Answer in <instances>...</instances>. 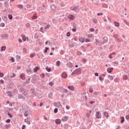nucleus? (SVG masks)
I'll return each mask as SVG.
<instances>
[{
	"label": "nucleus",
	"instance_id": "nucleus-1",
	"mask_svg": "<svg viewBox=\"0 0 129 129\" xmlns=\"http://www.w3.org/2000/svg\"><path fill=\"white\" fill-rule=\"evenodd\" d=\"M81 74V70L79 69H77L75 70L72 73V75H75V74Z\"/></svg>",
	"mask_w": 129,
	"mask_h": 129
},
{
	"label": "nucleus",
	"instance_id": "nucleus-2",
	"mask_svg": "<svg viewBox=\"0 0 129 129\" xmlns=\"http://www.w3.org/2000/svg\"><path fill=\"white\" fill-rule=\"evenodd\" d=\"M95 116L98 119L101 118V113H100V112L99 111L96 112Z\"/></svg>",
	"mask_w": 129,
	"mask_h": 129
},
{
	"label": "nucleus",
	"instance_id": "nucleus-3",
	"mask_svg": "<svg viewBox=\"0 0 129 129\" xmlns=\"http://www.w3.org/2000/svg\"><path fill=\"white\" fill-rule=\"evenodd\" d=\"M69 119V117H68V116H63L61 119L62 121H67V120H68Z\"/></svg>",
	"mask_w": 129,
	"mask_h": 129
},
{
	"label": "nucleus",
	"instance_id": "nucleus-4",
	"mask_svg": "<svg viewBox=\"0 0 129 129\" xmlns=\"http://www.w3.org/2000/svg\"><path fill=\"white\" fill-rule=\"evenodd\" d=\"M22 40L24 41V42H26V41H29V37H26L25 35L22 36Z\"/></svg>",
	"mask_w": 129,
	"mask_h": 129
},
{
	"label": "nucleus",
	"instance_id": "nucleus-5",
	"mask_svg": "<svg viewBox=\"0 0 129 129\" xmlns=\"http://www.w3.org/2000/svg\"><path fill=\"white\" fill-rule=\"evenodd\" d=\"M78 7L77 6H74L71 8V11H77Z\"/></svg>",
	"mask_w": 129,
	"mask_h": 129
},
{
	"label": "nucleus",
	"instance_id": "nucleus-6",
	"mask_svg": "<svg viewBox=\"0 0 129 129\" xmlns=\"http://www.w3.org/2000/svg\"><path fill=\"white\" fill-rule=\"evenodd\" d=\"M108 73H111L113 71V68H109L107 69Z\"/></svg>",
	"mask_w": 129,
	"mask_h": 129
},
{
	"label": "nucleus",
	"instance_id": "nucleus-7",
	"mask_svg": "<svg viewBox=\"0 0 129 129\" xmlns=\"http://www.w3.org/2000/svg\"><path fill=\"white\" fill-rule=\"evenodd\" d=\"M79 41L81 43H84V42H85V39H84L83 37H80L79 38Z\"/></svg>",
	"mask_w": 129,
	"mask_h": 129
},
{
	"label": "nucleus",
	"instance_id": "nucleus-8",
	"mask_svg": "<svg viewBox=\"0 0 129 129\" xmlns=\"http://www.w3.org/2000/svg\"><path fill=\"white\" fill-rule=\"evenodd\" d=\"M61 76L62 78H67V73L66 72L63 73L61 75Z\"/></svg>",
	"mask_w": 129,
	"mask_h": 129
},
{
	"label": "nucleus",
	"instance_id": "nucleus-9",
	"mask_svg": "<svg viewBox=\"0 0 129 129\" xmlns=\"http://www.w3.org/2000/svg\"><path fill=\"white\" fill-rule=\"evenodd\" d=\"M68 18L70 19V20H74V19H75V17L73 15H69Z\"/></svg>",
	"mask_w": 129,
	"mask_h": 129
},
{
	"label": "nucleus",
	"instance_id": "nucleus-10",
	"mask_svg": "<svg viewBox=\"0 0 129 129\" xmlns=\"http://www.w3.org/2000/svg\"><path fill=\"white\" fill-rule=\"evenodd\" d=\"M21 91L22 93H24V94H26V93H27V91H26V90L24 88H22L21 89Z\"/></svg>",
	"mask_w": 129,
	"mask_h": 129
},
{
	"label": "nucleus",
	"instance_id": "nucleus-11",
	"mask_svg": "<svg viewBox=\"0 0 129 129\" xmlns=\"http://www.w3.org/2000/svg\"><path fill=\"white\" fill-rule=\"evenodd\" d=\"M18 99H25V96H23L22 94H19Z\"/></svg>",
	"mask_w": 129,
	"mask_h": 129
},
{
	"label": "nucleus",
	"instance_id": "nucleus-12",
	"mask_svg": "<svg viewBox=\"0 0 129 129\" xmlns=\"http://www.w3.org/2000/svg\"><path fill=\"white\" fill-rule=\"evenodd\" d=\"M31 19H32V20H37V19H38V16H37V14H35L33 16H32Z\"/></svg>",
	"mask_w": 129,
	"mask_h": 129
},
{
	"label": "nucleus",
	"instance_id": "nucleus-13",
	"mask_svg": "<svg viewBox=\"0 0 129 129\" xmlns=\"http://www.w3.org/2000/svg\"><path fill=\"white\" fill-rule=\"evenodd\" d=\"M113 55H115V52H112L111 54H110L109 55V58L110 59H112L113 57Z\"/></svg>",
	"mask_w": 129,
	"mask_h": 129
},
{
	"label": "nucleus",
	"instance_id": "nucleus-14",
	"mask_svg": "<svg viewBox=\"0 0 129 129\" xmlns=\"http://www.w3.org/2000/svg\"><path fill=\"white\" fill-rule=\"evenodd\" d=\"M55 123H56V124H60V123H61V120L60 119H56Z\"/></svg>",
	"mask_w": 129,
	"mask_h": 129
},
{
	"label": "nucleus",
	"instance_id": "nucleus-15",
	"mask_svg": "<svg viewBox=\"0 0 129 129\" xmlns=\"http://www.w3.org/2000/svg\"><path fill=\"white\" fill-rule=\"evenodd\" d=\"M104 115L106 117V118H108L109 117V115H108V112L105 111L104 113Z\"/></svg>",
	"mask_w": 129,
	"mask_h": 129
},
{
	"label": "nucleus",
	"instance_id": "nucleus-16",
	"mask_svg": "<svg viewBox=\"0 0 129 129\" xmlns=\"http://www.w3.org/2000/svg\"><path fill=\"white\" fill-rule=\"evenodd\" d=\"M20 78L22 79V80H25V79H26V78L25 77V74L21 75Z\"/></svg>",
	"mask_w": 129,
	"mask_h": 129
},
{
	"label": "nucleus",
	"instance_id": "nucleus-17",
	"mask_svg": "<svg viewBox=\"0 0 129 129\" xmlns=\"http://www.w3.org/2000/svg\"><path fill=\"white\" fill-rule=\"evenodd\" d=\"M114 25L115 27H119V23L117 22L116 21L114 22Z\"/></svg>",
	"mask_w": 129,
	"mask_h": 129
},
{
	"label": "nucleus",
	"instance_id": "nucleus-18",
	"mask_svg": "<svg viewBox=\"0 0 129 129\" xmlns=\"http://www.w3.org/2000/svg\"><path fill=\"white\" fill-rule=\"evenodd\" d=\"M25 122H26L27 124H31V122L30 121L28 120V119H25L24 120Z\"/></svg>",
	"mask_w": 129,
	"mask_h": 129
},
{
	"label": "nucleus",
	"instance_id": "nucleus-19",
	"mask_svg": "<svg viewBox=\"0 0 129 129\" xmlns=\"http://www.w3.org/2000/svg\"><path fill=\"white\" fill-rule=\"evenodd\" d=\"M6 49H7L6 46H3L1 49V52H3V51H6Z\"/></svg>",
	"mask_w": 129,
	"mask_h": 129
},
{
	"label": "nucleus",
	"instance_id": "nucleus-20",
	"mask_svg": "<svg viewBox=\"0 0 129 129\" xmlns=\"http://www.w3.org/2000/svg\"><path fill=\"white\" fill-rule=\"evenodd\" d=\"M40 69V68L39 67H36L34 69V72H36L37 71H38V70H39Z\"/></svg>",
	"mask_w": 129,
	"mask_h": 129
},
{
	"label": "nucleus",
	"instance_id": "nucleus-21",
	"mask_svg": "<svg viewBox=\"0 0 129 129\" xmlns=\"http://www.w3.org/2000/svg\"><path fill=\"white\" fill-rule=\"evenodd\" d=\"M108 78H109V79L110 80H113V77L112 76L108 75Z\"/></svg>",
	"mask_w": 129,
	"mask_h": 129
},
{
	"label": "nucleus",
	"instance_id": "nucleus-22",
	"mask_svg": "<svg viewBox=\"0 0 129 129\" xmlns=\"http://www.w3.org/2000/svg\"><path fill=\"white\" fill-rule=\"evenodd\" d=\"M69 89L70 90H72L73 91L74 90V87L73 86H69L68 87Z\"/></svg>",
	"mask_w": 129,
	"mask_h": 129
},
{
	"label": "nucleus",
	"instance_id": "nucleus-23",
	"mask_svg": "<svg viewBox=\"0 0 129 129\" xmlns=\"http://www.w3.org/2000/svg\"><path fill=\"white\" fill-rule=\"evenodd\" d=\"M54 105H55L57 107H59L61 106V104L60 103H55L54 104Z\"/></svg>",
	"mask_w": 129,
	"mask_h": 129
},
{
	"label": "nucleus",
	"instance_id": "nucleus-24",
	"mask_svg": "<svg viewBox=\"0 0 129 129\" xmlns=\"http://www.w3.org/2000/svg\"><path fill=\"white\" fill-rule=\"evenodd\" d=\"M2 37L3 39H5V38H8V34H3L2 35Z\"/></svg>",
	"mask_w": 129,
	"mask_h": 129
},
{
	"label": "nucleus",
	"instance_id": "nucleus-25",
	"mask_svg": "<svg viewBox=\"0 0 129 129\" xmlns=\"http://www.w3.org/2000/svg\"><path fill=\"white\" fill-rule=\"evenodd\" d=\"M7 94L9 95V96H10V97H12V96H13V95L12 94L11 92H7Z\"/></svg>",
	"mask_w": 129,
	"mask_h": 129
},
{
	"label": "nucleus",
	"instance_id": "nucleus-26",
	"mask_svg": "<svg viewBox=\"0 0 129 129\" xmlns=\"http://www.w3.org/2000/svg\"><path fill=\"white\" fill-rule=\"evenodd\" d=\"M8 18L10 19V20H13V15H12V14H9Z\"/></svg>",
	"mask_w": 129,
	"mask_h": 129
},
{
	"label": "nucleus",
	"instance_id": "nucleus-27",
	"mask_svg": "<svg viewBox=\"0 0 129 129\" xmlns=\"http://www.w3.org/2000/svg\"><path fill=\"white\" fill-rule=\"evenodd\" d=\"M121 122H124V117L123 116L121 117Z\"/></svg>",
	"mask_w": 129,
	"mask_h": 129
},
{
	"label": "nucleus",
	"instance_id": "nucleus-28",
	"mask_svg": "<svg viewBox=\"0 0 129 129\" xmlns=\"http://www.w3.org/2000/svg\"><path fill=\"white\" fill-rule=\"evenodd\" d=\"M46 70L48 72H51V68H46Z\"/></svg>",
	"mask_w": 129,
	"mask_h": 129
},
{
	"label": "nucleus",
	"instance_id": "nucleus-29",
	"mask_svg": "<svg viewBox=\"0 0 129 129\" xmlns=\"http://www.w3.org/2000/svg\"><path fill=\"white\" fill-rule=\"evenodd\" d=\"M86 116H87V118H89V117H90V114L89 113H87Z\"/></svg>",
	"mask_w": 129,
	"mask_h": 129
},
{
	"label": "nucleus",
	"instance_id": "nucleus-30",
	"mask_svg": "<svg viewBox=\"0 0 129 129\" xmlns=\"http://www.w3.org/2000/svg\"><path fill=\"white\" fill-rule=\"evenodd\" d=\"M50 8H51V10H55V9H56V7H55V6H54V5H51L50 6Z\"/></svg>",
	"mask_w": 129,
	"mask_h": 129
},
{
	"label": "nucleus",
	"instance_id": "nucleus-31",
	"mask_svg": "<svg viewBox=\"0 0 129 129\" xmlns=\"http://www.w3.org/2000/svg\"><path fill=\"white\" fill-rule=\"evenodd\" d=\"M45 30H44V28L43 27H41L40 28V32H41L42 33H44V32H45Z\"/></svg>",
	"mask_w": 129,
	"mask_h": 129
},
{
	"label": "nucleus",
	"instance_id": "nucleus-32",
	"mask_svg": "<svg viewBox=\"0 0 129 129\" xmlns=\"http://www.w3.org/2000/svg\"><path fill=\"white\" fill-rule=\"evenodd\" d=\"M26 27H27V28H30V27H31V25L30 24V23H27L26 24Z\"/></svg>",
	"mask_w": 129,
	"mask_h": 129
},
{
	"label": "nucleus",
	"instance_id": "nucleus-33",
	"mask_svg": "<svg viewBox=\"0 0 129 129\" xmlns=\"http://www.w3.org/2000/svg\"><path fill=\"white\" fill-rule=\"evenodd\" d=\"M128 78V77H127V76H126V75H125L123 76L124 80H126V79H127Z\"/></svg>",
	"mask_w": 129,
	"mask_h": 129
},
{
	"label": "nucleus",
	"instance_id": "nucleus-34",
	"mask_svg": "<svg viewBox=\"0 0 129 129\" xmlns=\"http://www.w3.org/2000/svg\"><path fill=\"white\" fill-rule=\"evenodd\" d=\"M56 66L59 67V66H60V61L58 60V61L56 62Z\"/></svg>",
	"mask_w": 129,
	"mask_h": 129
},
{
	"label": "nucleus",
	"instance_id": "nucleus-35",
	"mask_svg": "<svg viewBox=\"0 0 129 129\" xmlns=\"http://www.w3.org/2000/svg\"><path fill=\"white\" fill-rule=\"evenodd\" d=\"M54 113H57L58 112V108H55L54 109Z\"/></svg>",
	"mask_w": 129,
	"mask_h": 129
},
{
	"label": "nucleus",
	"instance_id": "nucleus-36",
	"mask_svg": "<svg viewBox=\"0 0 129 129\" xmlns=\"http://www.w3.org/2000/svg\"><path fill=\"white\" fill-rule=\"evenodd\" d=\"M93 23H95V24H96V23H97V19H93Z\"/></svg>",
	"mask_w": 129,
	"mask_h": 129
},
{
	"label": "nucleus",
	"instance_id": "nucleus-37",
	"mask_svg": "<svg viewBox=\"0 0 129 129\" xmlns=\"http://www.w3.org/2000/svg\"><path fill=\"white\" fill-rule=\"evenodd\" d=\"M114 64H115V66H117L118 65V61H115L114 62Z\"/></svg>",
	"mask_w": 129,
	"mask_h": 129
},
{
	"label": "nucleus",
	"instance_id": "nucleus-38",
	"mask_svg": "<svg viewBox=\"0 0 129 129\" xmlns=\"http://www.w3.org/2000/svg\"><path fill=\"white\" fill-rule=\"evenodd\" d=\"M99 80H100V81H103L104 79L101 76H99Z\"/></svg>",
	"mask_w": 129,
	"mask_h": 129
},
{
	"label": "nucleus",
	"instance_id": "nucleus-39",
	"mask_svg": "<svg viewBox=\"0 0 129 129\" xmlns=\"http://www.w3.org/2000/svg\"><path fill=\"white\" fill-rule=\"evenodd\" d=\"M4 83H5V82L3 80H0V84H4Z\"/></svg>",
	"mask_w": 129,
	"mask_h": 129
},
{
	"label": "nucleus",
	"instance_id": "nucleus-40",
	"mask_svg": "<svg viewBox=\"0 0 129 129\" xmlns=\"http://www.w3.org/2000/svg\"><path fill=\"white\" fill-rule=\"evenodd\" d=\"M6 122L7 123H10L11 122V119H8V120H7L6 121Z\"/></svg>",
	"mask_w": 129,
	"mask_h": 129
},
{
	"label": "nucleus",
	"instance_id": "nucleus-41",
	"mask_svg": "<svg viewBox=\"0 0 129 129\" xmlns=\"http://www.w3.org/2000/svg\"><path fill=\"white\" fill-rule=\"evenodd\" d=\"M0 26H1V27H5V23H1Z\"/></svg>",
	"mask_w": 129,
	"mask_h": 129
},
{
	"label": "nucleus",
	"instance_id": "nucleus-42",
	"mask_svg": "<svg viewBox=\"0 0 129 129\" xmlns=\"http://www.w3.org/2000/svg\"><path fill=\"white\" fill-rule=\"evenodd\" d=\"M72 31H73V32H76V27H74L72 29Z\"/></svg>",
	"mask_w": 129,
	"mask_h": 129
},
{
	"label": "nucleus",
	"instance_id": "nucleus-43",
	"mask_svg": "<svg viewBox=\"0 0 129 129\" xmlns=\"http://www.w3.org/2000/svg\"><path fill=\"white\" fill-rule=\"evenodd\" d=\"M93 92V89L90 88L89 89V92H90V93H92V92Z\"/></svg>",
	"mask_w": 129,
	"mask_h": 129
},
{
	"label": "nucleus",
	"instance_id": "nucleus-44",
	"mask_svg": "<svg viewBox=\"0 0 129 129\" xmlns=\"http://www.w3.org/2000/svg\"><path fill=\"white\" fill-rule=\"evenodd\" d=\"M0 77H4V73H0Z\"/></svg>",
	"mask_w": 129,
	"mask_h": 129
},
{
	"label": "nucleus",
	"instance_id": "nucleus-45",
	"mask_svg": "<svg viewBox=\"0 0 129 129\" xmlns=\"http://www.w3.org/2000/svg\"><path fill=\"white\" fill-rule=\"evenodd\" d=\"M67 37H70V32H67Z\"/></svg>",
	"mask_w": 129,
	"mask_h": 129
},
{
	"label": "nucleus",
	"instance_id": "nucleus-46",
	"mask_svg": "<svg viewBox=\"0 0 129 129\" xmlns=\"http://www.w3.org/2000/svg\"><path fill=\"white\" fill-rule=\"evenodd\" d=\"M18 8L19 9H23V5H19Z\"/></svg>",
	"mask_w": 129,
	"mask_h": 129
},
{
	"label": "nucleus",
	"instance_id": "nucleus-47",
	"mask_svg": "<svg viewBox=\"0 0 129 129\" xmlns=\"http://www.w3.org/2000/svg\"><path fill=\"white\" fill-rule=\"evenodd\" d=\"M85 42H90V40L88 39H85Z\"/></svg>",
	"mask_w": 129,
	"mask_h": 129
},
{
	"label": "nucleus",
	"instance_id": "nucleus-48",
	"mask_svg": "<svg viewBox=\"0 0 129 129\" xmlns=\"http://www.w3.org/2000/svg\"><path fill=\"white\" fill-rule=\"evenodd\" d=\"M102 15H103L102 13H99L97 14L98 16H102Z\"/></svg>",
	"mask_w": 129,
	"mask_h": 129
},
{
	"label": "nucleus",
	"instance_id": "nucleus-49",
	"mask_svg": "<svg viewBox=\"0 0 129 129\" xmlns=\"http://www.w3.org/2000/svg\"><path fill=\"white\" fill-rule=\"evenodd\" d=\"M41 76L42 78H44V77H45V74H41Z\"/></svg>",
	"mask_w": 129,
	"mask_h": 129
},
{
	"label": "nucleus",
	"instance_id": "nucleus-50",
	"mask_svg": "<svg viewBox=\"0 0 129 129\" xmlns=\"http://www.w3.org/2000/svg\"><path fill=\"white\" fill-rule=\"evenodd\" d=\"M49 85H50V86H53V82H49Z\"/></svg>",
	"mask_w": 129,
	"mask_h": 129
},
{
	"label": "nucleus",
	"instance_id": "nucleus-51",
	"mask_svg": "<svg viewBox=\"0 0 129 129\" xmlns=\"http://www.w3.org/2000/svg\"><path fill=\"white\" fill-rule=\"evenodd\" d=\"M90 32H94V29L93 28H90Z\"/></svg>",
	"mask_w": 129,
	"mask_h": 129
},
{
	"label": "nucleus",
	"instance_id": "nucleus-52",
	"mask_svg": "<svg viewBox=\"0 0 129 129\" xmlns=\"http://www.w3.org/2000/svg\"><path fill=\"white\" fill-rule=\"evenodd\" d=\"M12 62H15V59H14V57H12L11 59Z\"/></svg>",
	"mask_w": 129,
	"mask_h": 129
},
{
	"label": "nucleus",
	"instance_id": "nucleus-53",
	"mask_svg": "<svg viewBox=\"0 0 129 129\" xmlns=\"http://www.w3.org/2000/svg\"><path fill=\"white\" fill-rule=\"evenodd\" d=\"M126 119H129V115H127L125 117Z\"/></svg>",
	"mask_w": 129,
	"mask_h": 129
},
{
	"label": "nucleus",
	"instance_id": "nucleus-54",
	"mask_svg": "<svg viewBox=\"0 0 129 129\" xmlns=\"http://www.w3.org/2000/svg\"><path fill=\"white\" fill-rule=\"evenodd\" d=\"M26 127V125H23L22 129H25Z\"/></svg>",
	"mask_w": 129,
	"mask_h": 129
},
{
	"label": "nucleus",
	"instance_id": "nucleus-55",
	"mask_svg": "<svg viewBox=\"0 0 129 129\" xmlns=\"http://www.w3.org/2000/svg\"><path fill=\"white\" fill-rule=\"evenodd\" d=\"M18 41H19V43H22V42H23V41L21 39H19Z\"/></svg>",
	"mask_w": 129,
	"mask_h": 129
},
{
	"label": "nucleus",
	"instance_id": "nucleus-56",
	"mask_svg": "<svg viewBox=\"0 0 129 129\" xmlns=\"http://www.w3.org/2000/svg\"><path fill=\"white\" fill-rule=\"evenodd\" d=\"M27 72H32V70H31L30 69H29V70H27Z\"/></svg>",
	"mask_w": 129,
	"mask_h": 129
},
{
	"label": "nucleus",
	"instance_id": "nucleus-57",
	"mask_svg": "<svg viewBox=\"0 0 129 129\" xmlns=\"http://www.w3.org/2000/svg\"><path fill=\"white\" fill-rule=\"evenodd\" d=\"M52 23H53V24L56 23V19H52Z\"/></svg>",
	"mask_w": 129,
	"mask_h": 129
},
{
	"label": "nucleus",
	"instance_id": "nucleus-58",
	"mask_svg": "<svg viewBox=\"0 0 129 129\" xmlns=\"http://www.w3.org/2000/svg\"><path fill=\"white\" fill-rule=\"evenodd\" d=\"M117 36H118V35H116V34H114V35H113V37H114V38H116H116H117Z\"/></svg>",
	"mask_w": 129,
	"mask_h": 129
},
{
	"label": "nucleus",
	"instance_id": "nucleus-59",
	"mask_svg": "<svg viewBox=\"0 0 129 129\" xmlns=\"http://www.w3.org/2000/svg\"><path fill=\"white\" fill-rule=\"evenodd\" d=\"M64 92H66V93H68V90L64 89Z\"/></svg>",
	"mask_w": 129,
	"mask_h": 129
},
{
	"label": "nucleus",
	"instance_id": "nucleus-60",
	"mask_svg": "<svg viewBox=\"0 0 129 129\" xmlns=\"http://www.w3.org/2000/svg\"><path fill=\"white\" fill-rule=\"evenodd\" d=\"M99 74L98 73H95V76H98Z\"/></svg>",
	"mask_w": 129,
	"mask_h": 129
},
{
	"label": "nucleus",
	"instance_id": "nucleus-61",
	"mask_svg": "<svg viewBox=\"0 0 129 129\" xmlns=\"http://www.w3.org/2000/svg\"><path fill=\"white\" fill-rule=\"evenodd\" d=\"M94 95H95L96 96H97V95H98V93L95 92V93H94Z\"/></svg>",
	"mask_w": 129,
	"mask_h": 129
},
{
	"label": "nucleus",
	"instance_id": "nucleus-62",
	"mask_svg": "<svg viewBox=\"0 0 129 129\" xmlns=\"http://www.w3.org/2000/svg\"><path fill=\"white\" fill-rule=\"evenodd\" d=\"M34 56H35V55H34V54H31V55H30V57L31 58H33V57H34Z\"/></svg>",
	"mask_w": 129,
	"mask_h": 129
},
{
	"label": "nucleus",
	"instance_id": "nucleus-63",
	"mask_svg": "<svg viewBox=\"0 0 129 129\" xmlns=\"http://www.w3.org/2000/svg\"><path fill=\"white\" fill-rule=\"evenodd\" d=\"M66 108H67V109L68 110V109H69L70 108V107H69L68 105H67L66 106Z\"/></svg>",
	"mask_w": 129,
	"mask_h": 129
},
{
	"label": "nucleus",
	"instance_id": "nucleus-64",
	"mask_svg": "<svg viewBox=\"0 0 129 129\" xmlns=\"http://www.w3.org/2000/svg\"><path fill=\"white\" fill-rule=\"evenodd\" d=\"M8 114L9 116H10L11 117H12V114H11V113H8Z\"/></svg>",
	"mask_w": 129,
	"mask_h": 129
}]
</instances>
